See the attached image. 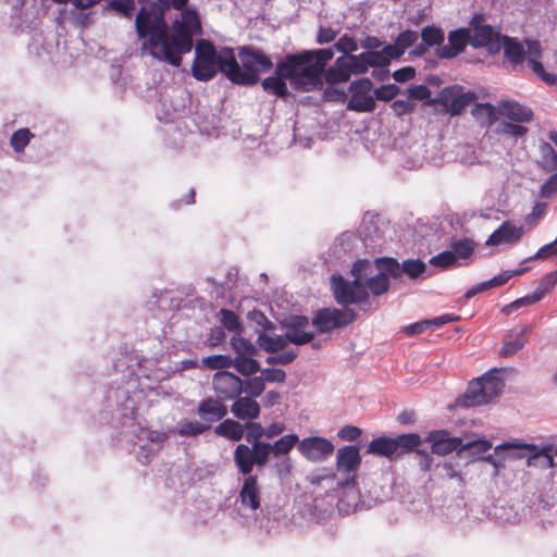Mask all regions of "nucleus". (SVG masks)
Instances as JSON below:
<instances>
[{
    "label": "nucleus",
    "mask_w": 557,
    "mask_h": 557,
    "mask_svg": "<svg viewBox=\"0 0 557 557\" xmlns=\"http://www.w3.org/2000/svg\"><path fill=\"white\" fill-rule=\"evenodd\" d=\"M188 0H158L141 7L135 18L136 33L149 53L174 67L182 55L191 51L194 36L201 35V22L195 9L186 8Z\"/></svg>",
    "instance_id": "f257e3e1"
},
{
    "label": "nucleus",
    "mask_w": 557,
    "mask_h": 557,
    "mask_svg": "<svg viewBox=\"0 0 557 557\" xmlns=\"http://www.w3.org/2000/svg\"><path fill=\"white\" fill-rule=\"evenodd\" d=\"M333 57L332 48L289 53L276 63L275 75L264 78L261 86L265 92L282 99L289 96L286 81L296 90L320 89L323 85L324 67Z\"/></svg>",
    "instance_id": "f03ea898"
},
{
    "label": "nucleus",
    "mask_w": 557,
    "mask_h": 557,
    "mask_svg": "<svg viewBox=\"0 0 557 557\" xmlns=\"http://www.w3.org/2000/svg\"><path fill=\"white\" fill-rule=\"evenodd\" d=\"M231 58H234L232 48L224 47L218 51L210 40L199 39L195 46L191 75L198 82H209L221 72L231 81Z\"/></svg>",
    "instance_id": "7ed1b4c3"
},
{
    "label": "nucleus",
    "mask_w": 557,
    "mask_h": 557,
    "mask_svg": "<svg viewBox=\"0 0 557 557\" xmlns=\"http://www.w3.org/2000/svg\"><path fill=\"white\" fill-rule=\"evenodd\" d=\"M388 59L381 51H366L360 54L338 57L334 65L324 69L323 75L329 84H339L349 81L351 75L366 74L370 67H386Z\"/></svg>",
    "instance_id": "20e7f679"
},
{
    "label": "nucleus",
    "mask_w": 557,
    "mask_h": 557,
    "mask_svg": "<svg viewBox=\"0 0 557 557\" xmlns=\"http://www.w3.org/2000/svg\"><path fill=\"white\" fill-rule=\"evenodd\" d=\"M238 58H231V82L239 86H253L259 83L260 74L273 69V61L262 49L252 46L238 48Z\"/></svg>",
    "instance_id": "39448f33"
},
{
    "label": "nucleus",
    "mask_w": 557,
    "mask_h": 557,
    "mask_svg": "<svg viewBox=\"0 0 557 557\" xmlns=\"http://www.w3.org/2000/svg\"><path fill=\"white\" fill-rule=\"evenodd\" d=\"M504 386V381L498 376L490 373L485 374L470 383L460 399V404L465 407L487 404L502 393Z\"/></svg>",
    "instance_id": "423d86ee"
},
{
    "label": "nucleus",
    "mask_w": 557,
    "mask_h": 557,
    "mask_svg": "<svg viewBox=\"0 0 557 557\" xmlns=\"http://www.w3.org/2000/svg\"><path fill=\"white\" fill-rule=\"evenodd\" d=\"M273 455L268 442L255 443L252 446L238 444L234 449V463L243 475L251 474L253 467L263 468Z\"/></svg>",
    "instance_id": "0eeeda50"
},
{
    "label": "nucleus",
    "mask_w": 557,
    "mask_h": 557,
    "mask_svg": "<svg viewBox=\"0 0 557 557\" xmlns=\"http://www.w3.org/2000/svg\"><path fill=\"white\" fill-rule=\"evenodd\" d=\"M273 455L268 442L255 443L252 446L238 444L234 449V463L243 475L251 474L253 467L263 468Z\"/></svg>",
    "instance_id": "6e6552de"
},
{
    "label": "nucleus",
    "mask_w": 557,
    "mask_h": 557,
    "mask_svg": "<svg viewBox=\"0 0 557 557\" xmlns=\"http://www.w3.org/2000/svg\"><path fill=\"white\" fill-rule=\"evenodd\" d=\"M476 99L473 91L465 92L461 86L455 85L443 88L436 98L430 99L429 104H441L443 112L450 115H459L461 112Z\"/></svg>",
    "instance_id": "1a4fd4ad"
},
{
    "label": "nucleus",
    "mask_w": 557,
    "mask_h": 557,
    "mask_svg": "<svg viewBox=\"0 0 557 557\" xmlns=\"http://www.w3.org/2000/svg\"><path fill=\"white\" fill-rule=\"evenodd\" d=\"M361 465L359 448L354 445L343 446L336 453V470L346 475L344 481L337 483L341 488L357 484L356 472Z\"/></svg>",
    "instance_id": "9d476101"
},
{
    "label": "nucleus",
    "mask_w": 557,
    "mask_h": 557,
    "mask_svg": "<svg viewBox=\"0 0 557 557\" xmlns=\"http://www.w3.org/2000/svg\"><path fill=\"white\" fill-rule=\"evenodd\" d=\"M356 318L352 309L323 308L315 312L312 324L320 333H326L352 323Z\"/></svg>",
    "instance_id": "9b49d317"
},
{
    "label": "nucleus",
    "mask_w": 557,
    "mask_h": 557,
    "mask_svg": "<svg viewBox=\"0 0 557 557\" xmlns=\"http://www.w3.org/2000/svg\"><path fill=\"white\" fill-rule=\"evenodd\" d=\"M331 284L334 298L339 305L360 304L368 299L364 284H359L358 281L349 282L342 275H333Z\"/></svg>",
    "instance_id": "f8f14e48"
},
{
    "label": "nucleus",
    "mask_w": 557,
    "mask_h": 557,
    "mask_svg": "<svg viewBox=\"0 0 557 557\" xmlns=\"http://www.w3.org/2000/svg\"><path fill=\"white\" fill-rule=\"evenodd\" d=\"M372 89L373 84L368 77L354 81L349 85L351 97L347 103V109L359 113L373 112L376 104L374 97L371 95Z\"/></svg>",
    "instance_id": "ddd939ff"
},
{
    "label": "nucleus",
    "mask_w": 557,
    "mask_h": 557,
    "mask_svg": "<svg viewBox=\"0 0 557 557\" xmlns=\"http://www.w3.org/2000/svg\"><path fill=\"white\" fill-rule=\"evenodd\" d=\"M299 453L309 461L320 462L330 458L334 450V444L322 436L302 438L298 444Z\"/></svg>",
    "instance_id": "4468645a"
},
{
    "label": "nucleus",
    "mask_w": 557,
    "mask_h": 557,
    "mask_svg": "<svg viewBox=\"0 0 557 557\" xmlns=\"http://www.w3.org/2000/svg\"><path fill=\"white\" fill-rule=\"evenodd\" d=\"M212 386L216 398L223 403L234 400L243 393L242 380L228 371L216 372L212 379Z\"/></svg>",
    "instance_id": "2eb2a0df"
},
{
    "label": "nucleus",
    "mask_w": 557,
    "mask_h": 557,
    "mask_svg": "<svg viewBox=\"0 0 557 557\" xmlns=\"http://www.w3.org/2000/svg\"><path fill=\"white\" fill-rule=\"evenodd\" d=\"M376 262L394 278H400L403 274H407L410 278H417L426 269L425 263L419 259L406 260L403 264H399L394 258H379Z\"/></svg>",
    "instance_id": "dca6fc26"
},
{
    "label": "nucleus",
    "mask_w": 557,
    "mask_h": 557,
    "mask_svg": "<svg viewBox=\"0 0 557 557\" xmlns=\"http://www.w3.org/2000/svg\"><path fill=\"white\" fill-rule=\"evenodd\" d=\"M508 449H525L528 451V466H532L534 459L544 457L546 461L545 466L548 468L554 467V458L552 455L553 447L550 445H545L542 448H539L534 444H527L519 440H515L510 442H504L495 447V451Z\"/></svg>",
    "instance_id": "f3484780"
},
{
    "label": "nucleus",
    "mask_w": 557,
    "mask_h": 557,
    "mask_svg": "<svg viewBox=\"0 0 557 557\" xmlns=\"http://www.w3.org/2000/svg\"><path fill=\"white\" fill-rule=\"evenodd\" d=\"M425 442L431 443V451L440 456L448 455L455 450H463L462 440L451 436L446 430L430 432L425 437Z\"/></svg>",
    "instance_id": "a211bd4d"
},
{
    "label": "nucleus",
    "mask_w": 557,
    "mask_h": 557,
    "mask_svg": "<svg viewBox=\"0 0 557 557\" xmlns=\"http://www.w3.org/2000/svg\"><path fill=\"white\" fill-rule=\"evenodd\" d=\"M197 414L210 430L215 422L224 419L227 414L226 405L216 397L203 398L197 407Z\"/></svg>",
    "instance_id": "6ab92c4d"
},
{
    "label": "nucleus",
    "mask_w": 557,
    "mask_h": 557,
    "mask_svg": "<svg viewBox=\"0 0 557 557\" xmlns=\"http://www.w3.org/2000/svg\"><path fill=\"white\" fill-rule=\"evenodd\" d=\"M470 42V30L459 28L448 34V44L437 47L435 54L440 59H453L460 54Z\"/></svg>",
    "instance_id": "aec40b11"
},
{
    "label": "nucleus",
    "mask_w": 557,
    "mask_h": 557,
    "mask_svg": "<svg viewBox=\"0 0 557 557\" xmlns=\"http://www.w3.org/2000/svg\"><path fill=\"white\" fill-rule=\"evenodd\" d=\"M243 486L239 491V500L244 508L257 510L261 506V493L257 475H244Z\"/></svg>",
    "instance_id": "412c9836"
},
{
    "label": "nucleus",
    "mask_w": 557,
    "mask_h": 557,
    "mask_svg": "<svg viewBox=\"0 0 557 557\" xmlns=\"http://www.w3.org/2000/svg\"><path fill=\"white\" fill-rule=\"evenodd\" d=\"M309 326V319L302 315H296L290 319L285 333L289 343L295 345H304L310 343L314 338V334L306 331Z\"/></svg>",
    "instance_id": "4be33fe9"
},
{
    "label": "nucleus",
    "mask_w": 557,
    "mask_h": 557,
    "mask_svg": "<svg viewBox=\"0 0 557 557\" xmlns=\"http://www.w3.org/2000/svg\"><path fill=\"white\" fill-rule=\"evenodd\" d=\"M470 44L475 48L486 47L490 51H497L500 48V36L492 26L480 25L470 34Z\"/></svg>",
    "instance_id": "5701e85b"
},
{
    "label": "nucleus",
    "mask_w": 557,
    "mask_h": 557,
    "mask_svg": "<svg viewBox=\"0 0 557 557\" xmlns=\"http://www.w3.org/2000/svg\"><path fill=\"white\" fill-rule=\"evenodd\" d=\"M234 403L231 406V412L239 420V421H253L259 418L261 408L257 400L249 396L240 397L238 396L233 400Z\"/></svg>",
    "instance_id": "b1692460"
},
{
    "label": "nucleus",
    "mask_w": 557,
    "mask_h": 557,
    "mask_svg": "<svg viewBox=\"0 0 557 557\" xmlns=\"http://www.w3.org/2000/svg\"><path fill=\"white\" fill-rule=\"evenodd\" d=\"M523 235V228L516 226L512 223L506 221L499 225L487 238V246H497L503 243L513 244L521 239Z\"/></svg>",
    "instance_id": "393cba45"
},
{
    "label": "nucleus",
    "mask_w": 557,
    "mask_h": 557,
    "mask_svg": "<svg viewBox=\"0 0 557 557\" xmlns=\"http://www.w3.org/2000/svg\"><path fill=\"white\" fill-rule=\"evenodd\" d=\"M500 115L516 123H527L533 120V111L513 100H504L498 103Z\"/></svg>",
    "instance_id": "a878e982"
},
{
    "label": "nucleus",
    "mask_w": 557,
    "mask_h": 557,
    "mask_svg": "<svg viewBox=\"0 0 557 557\" xmlns=\"http://www.w3.org/2000/svg\"><path fill=\"white\" fill-rule=\"evenodd\" d=\"M418 40V33L414 30H404L401 32L394 45H386L382 50L384 55L388 59V64L391 60L400 58L407 48L411 47Z\"/></svg>",
    "instance_id": "bb28decb"
},
{
    "label": "nucleus",
    "mask_w": 557,
    "mask_h": 557,
    "mask_svg": "<svg viewBox=\"0 0 557 557\" xmlns=\"http://www.w3.org/2000/svg\"><path fill=\"white\" fill-rule=\"evenodd\" d=\"M215 435L232 442H239L244 437L245 425L234 419H224L214 429Z\"/></svg>",
    "instance_id": "cd10ccee"
},
{
    "label": "nucleus",
    "mask_w": 557,
    "mask_h": 557,
    "mask_svg": "<svg viewBox=\"0 0 557 557\" xmlns=\"http://www.w3.org/2000/svg\"><path fill=\"white\" fill-rule=\"evenodd\" d=\"M504 53L515 70L522 67L525 61V51L523 46L516 39L506 37L504 41Z\"/></svg>",
    "instance_id": "c85d7f7f"
},
{
    "label": "nucleus",
    "mask_w": 557,
    "mask_h": 557,
    "mask_svg": "<svg viewBox=\"0 0 557 557\" xmlns=\"http://www.w3.org/2000/svg\"><path fill=\"white\" fill-rule=\"evenodd\" d=\"M367 453L391 459L395 456L394 440L386 436L373 438L368 445Z\"/></svg>",
    "instance_id": "c756f323"
},
{
    "label": "nucleus",
    "mask_w": 557,
    "mask_h": 557,
    "mask_svg": "<svg viewBox=\"0 0 557 557\" xmlns=\"http://www.w3.org/2000/svg\"><path fill=\"white\" fill-rule=\"evenodd\" d=\"M393 440L395 446V456L411 453L416 450L421 444V437L416 433L401 434Z\"/></svg>",
    "instance_id": "7c9ffc66"
},
{
    "label": "nucleus",
    "mask_w": 557,
    "mask_h": 557,
    "mask_svg": "<svg viewBox=\"0 0 557 557\" xmlns=\"http://www.w3.org/2000/svg\"><path fill=\"white\" fill-rule=\"evenodd\" d=\"M376 268L380 270V273L377 275H374L372 277H369L366 280L364 286L366 289L370 290L373 295L380 296L385 294L388 290L389 287V281H388V272L384 271L380 264L375 261Z\"/></svg>",
    "instance_id": "2f4dec72"
},
{
    "label": "nucleus",
    "mask_w": 557,
    "mask_h": 557,
    "mask_svg": "<svg viewBox=\"0 0 557 557\" xmlns=\"http://www.w3.org/2000/svg\"><path fill=\"white\" fill-rule=\"evenodd\" d=\"M471 113L482 127H490L496 121L495 108L488 102L475 103Z\"/></svg>",
    "instance_id": "473e14b6"
},
{
    "label": "nucleus",
    "mask_w": 557,
    "mask_h": 557,
    "mask_svg": "<svg viewBox=\"0 0 557 557\" xmlns=\"http://www.w3.org/2000/svg\"><path fill=\"white\" fill-rule=\"evenodd\" d=\"M299 436L297 434H287L276 440L271 444L273 456L276 459L288 457L296 444H299Z\"/></svg>",
    "instance_id": "72a5a7b5"
},
{
    "label": "nucleus",
    "mask_w": 557,
    "mask_h": 557,
    "mask_svg": "<svg viewBox=\"0 0 557 557\" xmlns=\"http://www.w3.org/2000/svg\"><path fill=\"white\" fill-rule=\"evenodd\" d=\"M257 343L263 350L268 352H276L283 350L289 341L287 339L286 335L271 336L267 333H260Z\"/></svg>",
    "instance_id": "f704fd0d"
},
{
    "label": "nucleus",
    "mask_w": 557,
    "mask_h": 557,
    "mask_svg": "<svg viewBox=\"0 0 557 557\" xmlns=\"http://www.w3.org/2000/svg\"><path fill=\"white\" fill-rule=\"evenodd\" d=\"M209 431L208 425L200 421L183 420L178 423L175 433L184 437H196Z\"/></svg>",
    "instance_id": "c9c22d12"
},
{
    "label": "nucleus",
    "mask_w": 557,
    "mask_h": 557,
    "mask_svg": "<svg viewBox=\"0 0 557 557\" xmlns=\"http://www.w3.org/2000/svg\"><path fill=\"white\" fill-rule=\"evenodd\" d=\"M540 165L546 172H553L557 170V153L548 143H542L540 145Z\"/></svg>",
    "instance_id": "e433bc0d"
},
{
    "label": "nucleus",
    "mask_w": 557,
    "mask_h": 557,
    "mask_svg": "<svg viewBox=\"0 0 557 557\" xmlns=\"http://www.w3.org/2000/svg\"><path fill=\"white\" fill-rule=\"evenodd\" d=\"M232 366L243 375H251L260 370L259 362L250 356H237Z\"/></svg>",
    "instance_id": "4c0bfd02"
},
{
    "label": "nucleus",
    "mask_w": 557,
    "mask_h": 557,
    "mask_svg": "<svg viewBox=\"0 0 557 557\" xmlns=\"http://www.w3.org/2000/svg\"><path fill=\"white\" fill-rule=\"evenodd\" d=\"M422 41L429 46H443L445 35L442 28L435 26H425L421 32Z\"/></svg>",
    "instance_id": "58836bf2"
},
{
    "label": "nucleus",
    "mask_w": 557,
    "mask_h": 557,
    "mask_svg": "<svg viewBox=\"0 0 557 557\" xmlns=\"http://www.w3.org/2000/svg\"><path fill=\"white\" fill-rule=\"evenodd\" d=\"M245 433L244 436L248 444L255 445V443H262L261 438L265 437V430L259 422L247 421L244 423Z\"/></svg>",
    "instance_id": "ea45409f"
},
{
    "label": "nucleus",
    "mask_w": 557,
    "mask_h": 557,
    "mask_svg": "<svg viewBox=\"0 0 557 557\" xmlns=\"http://www.w3.org/2000/svg\"><path fill=\"white\" fill-rule=\"evenodd\" d=\"M34 134L28 128H20L10 138V144L15 152H22L29 144Z\"/></svg>",
    "instance_id": "a19ab883"
},
{
    "label": "nucleus",
    "mask_w": 557,
    "mask_h": 557,
    "mask_svg": "<svg viewBox=\"0 0 557 557\" xmlns=\"http://www.w3.org/2000/svg\"><path fill=\"white\" fill-rule=\"evenodd\" d=\"M527 62L532 72L543 82L548 85H555L557 83V76L546 72L540 59L528 58Z\"/></svg>",
    "instance_id": "79ce46f5"
},
{
    "label": "nucleus",
    "mask_w": 557,
    "mask_h": 557,
    "mask_svg": "<svg viewBox=\"0 0 557 557\" xmlns=\"http://www.w3.org/2000/svg\"><path fill=\"white\" fill-rule=\"evenodd\" d=\"M202 364L211 370H221L232 367V358L225 355H212L202 358Z\"/></svg>",
    "instance_id": "37998d69"
},
{
    "label": "nucleus",
    "mask_w": 557,
    "mask_h": 557,
    "mask_svg": "<svg viewBox=\"0 0 557 557\" xmlns=\"http://www.w3.org/2000/svg\"><path fill=\"white\" fill-rule=\"evenodd\" d=\"M474 251V245L470 239H460L451 244V252L455 253V259L469 258Z\"/></svg>",
    "instance_id": "c03bdc74"
},
{
    "label": "nucleus",
    "mask_w": 557,
    "mask_h": 557,
    "mask_svg": "<svg viewBox=\"0 0 557 557\" xmlns=\"http://www.w3.org/2000/svg\"><path fill=\"white\" fill-rule=\"evenodd\" d=\"M371 273L372 265L368 260L356 261L351 269V274L354 276L352 281H358L359 284H364L363 281L367 280L368 275Z\"/></svg>",
    "instance_id": "a18cd8bd"
},
{
    "label": "nucleus",
    "mask_w": 557,
    "mask_h": 557,
    "mask_svg": "<svg viewBox=\"0 0 557 557\" xmlns=\"http://www.w3.org/2000/svg\"><path fill=\"white\" fill-rule=\"evenodd\" d=\"M220 315H221V323L226 330L232 331V332H240L242 331V325H240L239 319L234 311L228 310V309H221Z\"/></svg>",
    "instance_id": "49530a36"
},
{
    "label": "nucleus",
    "mask_w": 557,
    "mask_h": 557,
    "mask_svg": "<svg viewBox=\"0 0 557 557\" xmlns=\"http://www.w3.org/2000/svg\"><path fill=\"white\" fill-rule=\"evenodd\" d=\"M334 48L346 55L354 54L358 50V42L351 36L344 34L334 45Z\"/></svg>",
    "instance_id": "de8ad7c7"
},
{
    "label": "nucleus",
    "mask_w": 557,
    "mask_h": 557,
    "mask_svg": "<svg viewBox=\"0 0 557 557\" xmlns=\"http://www.w3.org/2000/svg\"><path fill=\"white\" fill-rule=\"evenodd\" d=\"M525 333H527V331H523L515 339L506 341L500 349V356L510 357V356H513L516 352H518L520 349H522L525 344L524 339H523V336Z\"/></svg>",
    "instance_id": "09e8293b"
},
{
    "label": "nucleus",
    "mask_w": 557,
    "mask_h": 557,
    "mask_svg": "<svg viewBox=\"0 0 557 557\" xmlns=\"http://www.w3.org/2000/svg\"><path fill=\"white\" fill-rule=\"evenodd\" d=\"M498 132L505 136L521 138L528 133V128L519 124L503 122L498 126Z\"/></svg>",
    "instance_id": "8fccbe9b"
},
{
    "label": "nucleus",
    "mask_w": 557,
    "mask_h": 557,
    "mask_svg": "<svg viewBox=\"0 0 557 557\" xmlns=\"http://www.w3.org/2000/svg\"><path fill=\"white\" fill-rule=\"evenodd\" d=\"M400 92L395 84L382 85L374 90V100L391 101Z\"/></svg>",
    "instance_id": "3c124183"
},
{
    "label": "nucleus",
    "mask_w": 557,
    "mask_h": 557,
    "mask_svg": "<svg viewBox=\"0 0 557 557\" xmlns=\"http://www.w3.org/2000/svg\"><path fill=\"white\" fill-rule=\"evenodd\" d=\"M556 285L557 280L549 272L541 278L534 292L540 296L541 299H543L544 296L549 294L555 288Z\"/></svg>",
    "instance_id": "603ef678"
},
{
    "label": "nucleus",
    "mask_w": 557,
    "mask_h": 557,
    "mask_svg": "<svg viewBox=\"0 0 557 557\" xmlns=\"http://www.w3.org/2000/svg\"><path fill=\"white\" fill-rule=\"evenodd\" d=\"M231 344L238 356H252L256 354V347L245 338L234 337Z\"/></svg>",
    "instance_id": "864d4df0"
},
{
    "label": "nucleus",
    "mask_w": 557,
    "mask_h": 557,
    "mask_svg": "<svg viewBox=\"0 0 557 557\" xmlns=\"http://www.w3.org/2000/svg\"><path fill=\"white\" fill-rule=\"evenodd\" d=\"M265 388L263 376H255L246 382L245 392L249 397H259Z\"/></svg>",
    "instance_id": "5fc2aeb1"
},
{
    "label": "nucleus",
    "mask_w": 557,
    "mask_h": 557,
    "mask_svg": "<svg viewBox=\"0 0 557 557\" xmlns=\"http://www.w3.org/2000/svg\"><path fill=\"white\" fill-rule=\"evenodd\" d=\"M110 8L129 18L134 14L135 2L134 0H111Z\"/></svg>",
    "instance_id": "6e6d98bb"
},
{
    "label": "nucleus",
    "mask_w": 557,
    "mask_h": 557,
    "mask_svg": "<svg viewBox=\"0 0 557 557\" xmlns=\"http://www.w3.org/2000/svg\"><path fill=\"white\" fill-rule=\"evenodd\" d=\"M542 300L540 296L533 290L531 294L525 295L524 297L518 298L512 301L510 305L506 307V310L511 312L513 310H518L524 306H531Z\"/></svg>",
    "instance_id": "4d7b16f0"
},
{
    "label": "nucleus",
    "mask_w": 557,
    "mask_h": 557,
    "mask_svg": "<svg viewBox=\"0 0 557 557\" xmlns=\"http://www.w3.org/2000/svg\"><path fill=\"white\" fill-rule=\"evenodd\" d=\"M430 263L443 269L449 268L456 263L455 253L451 251H443L432 257Z\"/></svg>",
    "instance_id": "13d9d810"
},
{
    "label": "nucleus",
    "mask_w": 557,
    "mask_h": 557,
    "mask_svg": "<svg viewBox=\"0 0 557 557\" xmlns=\"http://www.w3.org/2000/svg\"><path fill=\"white\" fill-rule=\"evenodd\" d=\"M362 431L355 425H344L337 433L338 437L343 441L354 442L360 437Z\"/></svg>",
    "instance_id": "bf43d9fd"
},
{
    "label": "nucleus",
    "mask_w": 557,
    "mask_h": 557,
    "mask_svg": "<svg viewBox=\"0 0 557 557\" xmlns=\"http://www.w3.org/2000/svg\"><path fill=\"white\" fill-rule=\"evenodd\" d=\"M297 357L296 352L294 351H284L275 356H270L267 358V363L269 364H289L292 363L295 358Z\"/></svg>",
    "instance_id": "052dcab7"
},
{
    "label": "nucleus",
    "mask_w": 557,
    "mask_h": 557,
    "mask_svg": "<svg viewBox=\"0 0 557 557\" xmlns=\"http://www.w3.org/2000/svg\"><path fill=\"white\" fill-rule=\"evenodd\" d=\"M408 97L416 100H426L431 96V90L424 85H413L407 89Z\"/></svg>",
    "instance_id": "680f3d73"
},
{
    "label": "nucleus",
    "mask_w": 557,
    "mask_h": 557,
    "mask_svg": "<svg viewBox=\"0 0 557 557\" xmlns=\"http://www.w3.org/2000/svg\"><path fill=\"white\" fill-rule=\"evenodd\" d=\"M392 109L396 115L401 116L411 113L414 109V104L408 100L398 99L392 103Z\"/></svg>",
    "instance_id": "e2e57ef3"
},
{
    "label": "nucleus",
    "mask_w": 557,
    "mask_h": 557,
    "mask_svg": "<svg viewBox=\"0 0 557 557\" xmlns=\"http://www.w3.org/2000/svg\"><path fill=\"white\" fill-rule=\"evenodd\" d=\"M264 381L283 383L286 379V373L282 369H264L262 370Z\"/></svg>",
    "instance_id": "0e129e2a"
},
{
    "label": "nucleus",
    "mask_w": 557,
    "mask_h": 557,
    "mask_svg": "<svg viewBox=\"0 0 557 557\" xmlns=\"http://www.w3.org/2000/svg\"><path fill=\"white\" fill-rule=\"evenodd\" d=\"M323 97L326 101L332 102H344L347 99L344 90L334 87H327L323 92Z\"/></svg>",
    "instance_id": "69168bd1"
},
{
    "label": "nucleus",
    "mask_w": 557,
    "mask_h": 557,
    "mask_svg": "<svg viewBox=\"0 0 557 557\" xmlns=\"http://www.w3.org/2000/svg\"><path fill=\"white\" fill-rule=\"evenodd\" d=\"M337 32L331 27H320L317 35V42L320 45L330 44L335 40Z\"/></svg>",
    "instance_id": "338daca9"
},
{
    "label": "nucleus",
    "mask_w": 557,
    "mask_h": 557,
    "mask_svg": "<svg viewBox=\"0 0 557 557\" xmlns=\"http://www.w3.org/2000/svg\"><path fill=\"white\" fill-rule=\"evenodd\" d=\"M557 191V172L553 174L541 187V196L548 198Z\"/></svg>",
    "instance_id": "774afa93"
}]
</instances>
